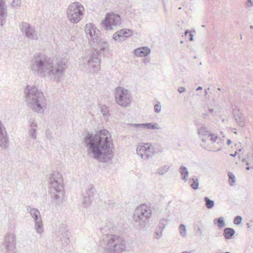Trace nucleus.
<instances>
[{"label":"nucleus","instance_id":"29","mask_svg":"<svg viewBox=\"0 0 253 253\" xmlns=\"http://www.w3.org/2000/svg\"><path fill=\"white\" fill-rule=\"evenodd\" d=\"M86 190V193L84 194V195L92 198L94 195L95 192L94 186L91 184H89L87 186Z\"/></svg>","mask_w":253,"mask_h":253},{"label":"nucleus","instance_id":"13","mask_svg":"<svg viewBox=\"0 0 253 253\" xmlns=\"http://www.w3.org/2000/svg\"><path fill=\"white\" fill-rule=\"evenodd\" d=\"M27 210L34 220L37 232L42 233L43 232V224L40 211L37 209L30 207L28 208Z\"/></svg>","mask_w":253,"mask_h":253},{"label":"nucleus","instance_id":"40","mask_svg":"<svg viewBox=\"0 0 253 253\" xmlns=\"http://www.w3.org/2000/svg\"><path fill=\"white\" fill-rule=\"evenodd\" d=\"M7 133L6 128L0 120V134H2Z\"/></svg>","mask_w":253,"mask_h":253},{"label":"nucleus","instance_id":"9","mask_svg":"<svg viewBox=\"0 0 253 253\" xmlns=\"http://www.w3.org/2000/svg\"><path fill=\"white\" fill-rule=\"evenodd\" d=\"M197 131L198 135L202 142L201 146L204 149L209 150L208 142L211 141V143H214L218 136L211 133L205 126L199 127Z\"/></svg>","mask_w":253,"mask_h":253},{"label":"nucleus","instance_id":"61","mask_svg":"<svg viewBox=\"0 0 253 253\" xmlns=\"http://www.w3.org/2000/svg\"><path fill=\"white\" fill-rule=\"evenodd\" d=\"M242 161L243 162H245L246 161V159H243Z\"/></svg>","mask_w":253,"mask_h":253},{"label":"nucleus","instance_id":"8","mask_svg":"<svg viewBox=\"0 0 253 253\" xmlns=\"http://www.w3.org/2000/svg\"><path fill=\"white\" fill-rule=\"evenodd\" d=\"M84 68L90 73L98 71L100 69V59L96 50H93L88 56L84 59Z\"/></svg>","mask_w":253,"mask_h":253},{"label":"nucleus","instance_id":"60","mask_svg":"<svg viewBox=\"0 0 253 253\" xmlns=\"http://www.w3.org/2000/svg\"><path fill=\"white\" fill-rule=\"evenodd\" d=\"M250 28H251V29H253V26H250Z\"/></svg>","mask_w":253,"mask_h":253},{"label":"nucleus","instance_id":"26","mask_svg":"<svg viewBox=\"0 0 253 253\" xmlns=\"http://www.w3.org/2000/svg\"><path fill=\"white\" fill-rule=\"evenodd\" d=\"M124 30L123 29L120 30L113 35V38L114 40L119 42H123L125 41L124 37Z\"/></svg>","mask_w":253,"mask_h":253},{"label":"nucleus","instance_id":"63","mask_svg":"<svg viewBox=\"0 0 253 253\" xmlns=\"http://www.w3.org/2000/svg\"><path fill=\"white\" fill-rule=\"evenodd\" d=\"M230 253V252H225V253Z\"/></svg>","mask_w":253,"mask_h":253},{"label":"nucleus","instance_id":"53","mask_svg":"<svg viewBox=\"0 0 253 253\" xmlns=\"http://www.w3.org/2000/svg\"><path fill=\"white\" fill-rule=\"evenodd\" d=\"M231 140L230 139H228L227 140V145H229L230 144H231Z\"/></svg>","mask_w":253,"mask_h":253},{"label":"nucleus","instance_id":"45","mask_svg":"<svg viewBox=\"0 0 253 253\" xmlns=\"http://www.w3.org/2000/svg\"><path fill=\"white\" fill-rule=\"evenodd\" d=\"M246 4L247 7H252L253 6V0H248Z\"/></svg>","mask_w":253,"mask_h":253},{"label":"nucleus","instance_id":"5","mask_svg":"<svg viewBox=\"0 0 253 253\" xmlns=\"http://www.w3.org/2000/svg\"><path fill=\"white\" fill-rule=\"evenodd\" d=\"M151 215V208L145 204H142L134 211L132 218L136 225L144 228L148 223Z\"/></svg>","mask_w":253,"mask_h":253},{"label":"nucleus","instance_id":"59","mask_svg":"<svg viewBox=\"0 0 253 253\" xmlns=\"http://www.w3.org/2000/svg\"><path fill=\"white\" fill-rule=\"evenodd\" d=\"M110 224H111V223L109 222H108V223H106V224H107V226H108L109 224L110 225Z\"/></svg>","mask_w":253,"mask_h":253},{"label":"nucleus","instance_id":"38","mask_svg":"<svg viewBox=\"0 0 253 253\" xmlns=\"http://www.w3.org/2000/svg\"><path fill=\"white\" fill-rule=\"evenodd\" d=\"M228 175L229 177V183L231 186H233V183L235 182V176L233 173L231 172H228Z\"/></svg>","mask_w":253,"mask_h":253},{"label":"nucleus","instance_id":"33","mask_svg":"<svg viewBox=\"0 0 253 253\" xmlns=\"http://www.w3.org/2000/svg\"><path fill=\"white\" fill-rule=\"evenodd\" d=\"M193 183L191 184V187L194 190H197L199 188V181L197 178H191L189 179V182Z\"/></svg>","mask_w":253,"mask_h":253},{"label":"nucleus","instance_id":"39","mask_svg":"<svg viewBox=\"0 0 253 253\" xmlns=\"http://www.w3.org/2000/svg\"><path fill=\"white\" fill-rule=\"evenodd\" d=\"M168 224V221L166 219L162 218L160 220L159 223V229H162L163 230L165 228V226Z\"/></svg>","mask_w":253,"mask_h":253},{"label":"nucleus","instance_id":"10","mask_svg":"<svg viewBox=\"0 0 253 253\" xmlns=\"http://www.w3.org/2000/svg\"><path fill=\"white\" fill-rule=\"evenodd\" d=\"M115 101L122 107H126L131 101V94L129 90L122 87H117L115 89Z\"/></svg>","mask_w":253,"mask_h":253},{"label":"nucleus","instance_id":"46","mask_svg":"<svg viewBox=\"0 0 253 253\" xmlns=\"http://www.w3.org/2000/svg\"><path fill=\"white\" fill-rule=\"evenodd\" d=\"M178 91L180 93H181L185 91V88L184 87H180L178 88Z\"/></svg>","mask_w":253,"mask_h":253},{"label":"nucleus","instance_id":"21","mask_svg":"<svg viewBox=\"0 0 253 253\" xmlns=\"http://www.w3.org/2000/svg\"><path fill=\"white\" fill-rule=\"evenodd\" d=\"M150 52V49L147 47H141L137 48L133 51V53L136 56L143 57L148 55Z\"/></svg>","mask_w":253,"mask_h":253},{"label":"nucleus","instance_id":"34","mask_svg":"<svg viewBox=\"0 0 253 253\" xmlns=\"http://www.w3.org/2000/svg\"><path fill=\"white\" fill-rule=\"evenodd\" d=\"M179 233L181 236L184 237L187 234L186 228L184 224H181L179 227Z\"/></svg>","mask_w":253,"mask_h":253},{"label":"nucleus","instance_id":"35","mask_svg":"<svg viewBox=\"0 0 253 253\" xmlns=\"http://www.w3.org/2000/svg\"><path fill=\"white\" fill-rule=\"evenodd\" d=\"M124 37L125 38V41L126 38L131 37L133 35L132 31L128 29H124Z\"/></svg>","mask_w":253,"mask_h":253},{"label":"nucleus","instance_id":"55","mask_svg":"<svg viewBox=\"0 0 253 253\" xmlns=\"http://www.w3.org/2000/svg\"><path fill=\"white\" fill-rule=\"evenodd\" d=\"M251 169H252V166H248V167L246 168L247 170H250Z\"/></svg>","mask_w":253,"mask_h":253},{"label":"nucleus","instance_id":"6","mask_svg":"<svg viewBox=\"0 0 253 253\" xmlns=\"http://www.w3.org/2000/svg\"><path fill=\"white\" fill-rule=\"evenodd\" d=\"M105 253H121L126 249L124 238H105L101 243Z\"/></svg>","mask_w":253,"mask_h":253},{"label":"nucleus","instance_id":"44","mask_svg":"<svg viewBox=\"0 0 253 253\" xmlns=\"http://www.w3.org/2000/svg\"><path fill=\"white\" fill-rule=\"evenodd\" d=\"M45 136L47 139L51 140L52 139V132L49 130H47L45 133Z\"/></svg>","mask_w":253,"mask_h":253},{"label":"nucleus","instance_id":"57","mask_svg":"<svg viewBox=\"0 0 253 253\" xmlns=\"http://www.w3.org/2000/svg\"><path fill=\"white\" fill-rule=\"evenodd\" d=\"M202 86H199L196 89V90L197 91L200 90H202Z\"/></svg>","mask_w":253,"mask_h":253},{"label":"nucleus","instance_id":"12","mask_svg":"<svg viewBox=\"0 0 253 253\" xmlns=\"http://www.w3.org/2000/svg\"><path fill=\"white\" fill-rule=\"evenodd\" d=\"M137 154L144 160H148L154 155V147L149 144H139L136 149Z\"/></svg>","mask_w":253,"mask_h":253},{"label":"nucleus","instance_id":"49","mask_svg":"<svg viewBox=\"0 0 253 253\" xmlns=\"http://www.w3.org/2000/svg\"><path fill=\"white\" fill-rule=\"evenodd\" d=\"M209 116V113H203L202 114V116L203 118H206L207 117H208Z\"/></svg>","mask_w":253,"mask_h":253},{"label":"nucleus","instance_id":"64","mask_svg":"<svg viewBox=\"0 0 253 253\" xmlns=\"http://www.w3.org/2000/svg\"><path fill=\"white\" fill-rule=\"evenodd\" d=\"M234 133L237 134V132L236 131H235V132H234Z\"/></svg>","mask_w":253,"mask_h":253},{"label":"nucleus","instance_id":"18","mask_svg":"<svg viewBox=\"0 0 253 253\" xmlns=\"http://www.w3.org/2000/svg\"><path fill=\"white\" fill-rule=\"evenodd\" d=\"M233 116L237 124L239 126L243 127L245 126L246 119L243 113L240 112L238 110L237 111H234L233 112Z\"/></svg>","mask_w":253,"mask_h":253},{"label":"nucleus","instance_id":"19","mask_svg":"<svg viewBox=\"0 0 253 253\" xmlns=\"http://www.w3.org/2000/svg\"><path fill=\"white\" fill-rule=\"evenodd\" d=\"M130 126L132 127L135 128L138 130L141 129H156L157 127L156 126L152 123H145V124H131Z\"/></svg>","mask_w":253,"mask_h":253},{"label":"nucleus","instance_id":"56","mask_svg":"<svg viewBox=\"0 0 253 253\" xmlns=\"http://www.w3.org/2000/svg\"><path fill=\"white\" fill-rule=\"evenodd\" d=\"M190 33H191L189 31V30H186V31H185V36H187V35L188 34H190Z\"/></svg>","mask_w":253,"mask_h":253},{"label":"nucleus","instance_id":"20","mask_svg":"<svg viewBox=\"0 0 253 253\" xmlns=\"http://www.w3.org/2000/svg\"><path fill=\"white\" fill-rule=\"evenodd\" d=\"M9 141L7 133L0 134V148L2 150H5L9 147Z\"/></svg>","mask_w":253,"mask_h":253},{"label":"nucleus","instance_id":"28","mask_svg":"<svg viewBox=\"0 0 253 253\" xmlns=\"http://www.w3.org/2000/svg\"><path fill=\"white\" fill-rule=\"evenodd\" d=\"M92 198L89 197H87L86 195H84V197L82 201V204L83 206L85 208H87L91 205V202Z\"/></svg>","mask_w":253,"mask_h":253},{"label":"nucleus","instance_id":"37","mask_svg":"<svg viewBox=\"0 0 253 253\" xmlns=\"http://www.w3.org/2000/svg\"><path fill=\"white\" fill-rule=\"evenodd\" d=\"M170 169V167L168 165H164L159 169V174L163 175L166 173Z\"/></svg>","mask_w":253,"mask_h":253},{"label":"nucleus","instance_id":"48","mask_svg":"<svg viewBox=\"0 0 253 253\" xmlns=\"http://www.w3.org/2000/svg\"><path fill=\"white\" fill-rule=\"evenodd\" d=\"M162 1H163V5H164V7L165 11L166 12V11H167V9H166V2L165 1V0H162Z\"/></svg>","mask_w":253,"mask_h":253},{"label":"nucleus","instance_id":"42","mask_svg":"<svg viewBox=\"0 0 253 253\" xmlns=\"http://www.w3.org/2000/svg\"><path fill=\"white\" fill-rule=\"evenodd\" d=\"M242 220V217L240 216H236L234 219V223L236 225L240 224Z\"/></svg>","mask_w":253,"mask_h":253},{"label":"nucleus","instance_id":"50","mask_svg":"<svg viewBox=\"0 0 253 253\" xmlns=\"http://www.w3.org/2000/svg\"><path fill=\"white\" fill-rule=\"evenodd\" d=\"M190 38L189 40L190 41H192L193 40V35L192 33H190Z\"/></svg>","mask_w":253,"mask_h":253},{"label":"nucleus","instance_id":"51","mask_svg":"<svg viewBox=\"0 0 253 253\" xmlns=\"http://www.w3.org/2000/svg\"><path fill=\"white\" fill-rule=\"evenodd\" d=\"M237 152L236 151L235 152V153L234 154H230V155L231 156V157H235L236 155H237Z\"/></svg>","mask_w":253,"mask_h":253},{"label":"nucleus","instance_id":"58","mask_svg":"<svg viewBox=\"0 0 253 253\" xmlns=\"http://www.w3.org/2000/svg\"><path fill=\"white\" fill-rule=\"evenodd\" d=\"M75 40V37L74 36H72L71 38V40L72 41H74Z\"/></svg>","mask_w":253,"mask_h":253},{"label":"nucleus","instance_id":"32","mask_svg":"<svg viewBox=\"0 0 253 253\" xmlns=\"http://www.w3.org/2000/svg\"><path fill=\"white\" fill-rule=\"evenodd\" d=\"M204 200L205 202V206L207 209H211L213 208L214 206V202L213 200L210 199L207 197H205Z\"/></svg>","mask_w":253,"mask_h":253},{"label":"nucleus","instance_id":"54","mask_svg":"<svg viewBox=\"0 0 253 253\" xmlns=\"http://www.w3.org/2000/svg\"><path fill=\"white\" fill-rule=\"evenodd\" d=\"M247 226H248V228L249 229H252V225L251 224H250V223H247Z\"/></svg>","mask_w":253,"mask_h":253},{"label":"nucleus","instance_id":"41","mask_svg":"<svg viewBox=\"0 0 253 253\" xmlns=\"http://www.w3.org/2000/svg\"><path fill=\"white\" fill-rule=\"evenodd\" d=\"M21 3V0H13L11 5L12 7H15L16 6L19 7L20 6Z\"/></svg>","mask_w":253,"mask_h":253},{"label":"nucleus","instance_id":"17","mask_svg":"<svg viewBox=\"0 0 253 253\" xmlns=\"http://www.w3.org/2000/svg\"><path fill=\"white\" fill-rule=\"evenodd\" d=\"M7 16L6 0H0V25L3 26Z\"/></svg>","mask_w":253,"mask_h":253},{"label":"nucleus","instance_id":"62","mask_svg":"<svg viewBox=\"0 0 253 253\" xmlns=\"http://www.w3.org/2000/svg\"><path fill=\"white\" fill-rule=\"evenodd\" d=\"M180 43H183V41H180Z\"/></svg>","mask_w":253,"mask_h":253},{"label":"nucleus","instance_id":"24","mask_svg":"<svg viewBox=\"0 0 253 253\" xmlns=\"http://www.w3.org/2000/svg\"><path fill=\"white\" fill-rule=\"evenodd\" d=\"M100 112L103 118L107 121L109 120L110 112L109 108L105 105H101L100 107Z\"/></svg>","mask_w":253,"mask_h":253},{"label":"nucleus","instance_id":"2","mask_svg":"<svg viewBox=\"0 0 253 253\" xmlns=\"http://www.w3.org/2000/svg\"><path fill=\"white\" fill-rule=\"evenodd\" d=\"M68 68L67 60L57 58L53 62L50 58L42 54L34 55L31 62V70L38 75L51 81L59 82Z\"/></svg>","mask_w":253,"mask_h":253},{"label":"nucleus","instance_id":"15","mask_svg":"<svg viewBox=\"0 0 253 253\" xmlns=\"http://www.w3.org/2000/svg\"><path fill=\"white\" fill-rule=\"evenodd\" d=\"M21 31L26 38L31 40H38L39 39V33L35 30L34 27L31 26L30 24L23 22L22 23Z\"/></svg>","mask_w":253,"mask_h":253},{"label":"nucleus","instance_id":"43","mask_svg":"<svg viewBox=\"0 0 253 253\" xmlns=\"http://www.w3.org/2000/svg\"><path fill=\"white\" fill-rule=\"evenodd\" d=\"M247 159L248 160L246 161L247 165L252 166V169H253V156L249 158V157L248 156Z\"/></svg>","mask_w":253,"mask_h":253},{"label":"nucleus","instance_id":"47","mask_svg":"<svg viewBox=\"0 0 253 253\" xmlns=\"http://www.w3.org/2000/svg\"><path fill=\"white\" fill-rule=\"evenodd\" d=\"M154 109L156 112H158V104H156L155 105Z\"/></svg>","mask_w":253,"mask_h":253},{"label":"nucleus","instance_id":"27","mask_svg":"<svg viewBox=\"0 0 253 253\" xmlns=\"http://www.w3.org/2000/svg\"><path fill=\"white\" fill-rule=\"evenodd\" d=\"M179 171L182 176L181 179L186 182L187 180V177L189 174L187 168L185 166H181L179 168Z\"/></svg>","mask_w":253,"mask_h":253},{"label":"nucleus","instance_id":"7","mask_svg":"<svg viewBox=\"0 0 253 253\" xmlns=\"http://www.w3.org/2000/svg\"><path fill=\"white\" fill-rule=\"evenodd\" d=\"M84 10L83 5L80 2H72L67 9V17L71 23H77L82 19Z\"/></svg>","mask_w":253,"mask_h":253},{"label":"nucleus","instance_id":"52","mask_svg":"<svg viewBox=\"0 0 253 253\" xmlns=\"http://www.w3.org/2000/svg\"><path fill=\"white\" fill-rule=\"evenodd\" d=\"M209 111L210 114H212L214 112V110L213 109H209Z\"/></svg>","mask_w":253,"mask_h":253},{"label":"nucleus","instance_id":"3","mask_svg":"<svg viewBox=\"0 0 253 253\" xmlns=\"http://www.w3.org/2000/svg\"><path fill=\"white\" fill-rule=\"evenodd\" d=\"M25 101L35 112L42 113L46 108L47 102L43 93L34 85H27L24 89Z\"/></svg>","mask_w":253,"mask_h":253},{"label":"nucleus","instance_id":"14","mask_svg":"<svg viewBox=\"0 0 253 253\" xmlns=\"http://www.w3.org/2000/svg\"><path fill=\"white\" fill-rule=\"evenodd\" d=\"M85 31L89 41L93 43H97L99 42V31L91 23L85 25Z\"/></svg>","mask_w":253,"mask_h":253},{"label":"nucleus","instance_id":"11","mask_svg":"<svg viewBox=\"0 0 253 253\" xmlns=\"http://www.w3.org/2000/svg\"><path fill=\"white\" fill-rule=\"evenodd\" d=\"M121 24V19L119 14L108 13L102 22V27L107 31L117 29Z\"/></svg>","mask_w":253,"mask_h":253},{"label":"nucleus","instance_id":"23","mask_svg":"<svg viewBox=\"0 0 253 253\" xmlns=\"http://www.w3.org/2000/svg\"><path fill=\"white\" fill-rule=\"evenodd\" d=\"M56 233H60L58 235L62 236H68V229L66 224H61L60 225L59 227L55 230Z\"/></svg>","mask_w":253,"mask_h":253},{"label":"nucleus","instance_id":"4","mask_svg":"<svg viewBox=\"0 0 253 253\" xmlns=\"http://www.w3.org/2000/svg\"><path fill=\"white\" fill-rule=\"evenodd\" d=\"M49 188L52 202L56 205H61L63 202L64 193L62 176L59 172L54 171L50 174Z\"/></svg>","mask_w":253,"mask_h":253},{"label":"nucleus","instance_id":"1","mask_svg":"<svg viewBox=\"0 0 253 253\" xmlns=\"http://www.w3.org/2000/svg\"><path fill=\"white\" fill-rule=\"evenodd\" d=\"M88 156L99 162H107L113 156L114 148L111 134L101 129L94 134L88 133L84 138Z\"/></svg>","mask_w":253,"mask_h":253},{"label":"nucleus","instance_id":"36","mask_svg":"<svg viewBox=\"0 0 253 253\" xmlns=\"http://www.w3.org/2000/svg\"><path fill=\"white\" fill-rule=\"evenodd\" d=\"M94 45H95L96 44H99V49L101 51H103L104 50H105V49L106 48H107L108 47V44L107 42H101V41H100V39L99 38V42L97 43H93Z\"/></svg>","mask_w":253,"mask_h":253},{"label":"nucleus","instance_id":"25","mask_svg":"<svg viewBox=\"0 0 253 253\" xmlns=\"http://www.w3.org/2000/svg\"><path fill=\"white\" fill-rule=\"evenodd\" d=\"M4 246L9 251H12L15 248L14 238H6L4 243Z\"/></svg>","mask_w":253,"mask_h":253},{"label":"nucleus","instance_id":"30","mask_svg":"<svg viewBox=\"0 0 253 253\" xmlns=\"http://www.w3.org/2000/svg\"><path fill=\"white\" fill-rule=\"evenodd\" d=\"M235 233V231L233 228L227 227L224 229V237H232Z\"/></svg>","mask_w":253,"mask_h":253},{"label":"nucleus","instance_id":"22","mask_svg":"<svg viewBox=\"0 0 253 253\" xmlns=\"http://www.w3.org/2000/svg\"><path fill=\"white\" fill-rule=\"evenodd\" d=\"M194 230L196 233L197 236H204L205 235V229L204 228V226L200 222H197L194 224Z\"/></svg>","mask_w":253,"mask_h":253},{"label":"nucleus","instance_id":"16","mask_svg":"<svg viewBox=\"0 0 253 253\" xmlns=\"http://www.w3.org/2000/svg\"><path fill=\"white\" fill-rule=\"evenodd\" d=\"M29 128L28 131L29 138L36 140L37 138V124L33 119H30L29 121Z\"/></svg>","mask_w":253,"mask_h":253},{"label":"nucleus","instance_id":"31","mask_svg":"<svg viewBox=\"0 0 253 253\" xmlns=\"http://www.w3.org/2000/svg\"><path fill=\"white\" fill-rule=\"evenodd\" d=\"M214 224L217 225L220 228H222L225 226V223L223 217L218 218H215L213 221Z\"/></svg>","mask_w":253,"mask_h":253}]
</instances>
